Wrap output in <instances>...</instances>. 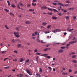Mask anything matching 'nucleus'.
Here are the masks:
<instances>
[{
	"mask_svg": "<svg viewBox=\"0 0 77 77\" xmlns=\"http://www.w3.org/2000/svg\"><path fill=\"white\" fill-rule=\"evenodd\" d=\"M19 32H14V35H15V36L16 37V38H20V35L19 34Z\"/></svg>",
	"mask_w": 77,
	"mask_h": 77,
	"instance_id": "1",
	"label": "nucleus"
},
{
	"mask_svg": "<svg viewBox=\"0 0 77 77\" xmlns=\"http://www.w3.org/2000/svg\"><path fill=\"white\" fill-rule=\"evenodd\" d=\"M48 55V54H43L41 56H45V57H47L48 59H50V56H47Z\"/></svg>",
	"mask_w": 77,
	"mask_h": 77,
	"instance_id": "2",
	"label": "nucleus"
},
{
	"mask_svg": "<svg viewBox=\"0 0 77 77\" xmlns=\"http://www.w3.org/2000/svg\"><path fill=\"white\" fill-rule=\"evenodd\" d=\"M26 72L28 74H29V75H32V72L30 71V70H29V69H26Z\"/></svg>",
	"mask_w": 77,
	"mask_h": 77,
	"instance_id": "3",
	"label": "nucleus"
},
{
	"mask_svg": "<svg viewBox=\"0 0 77 77\" xmlns=\"http://www.w3.org/2000/svg\"><path fill=\"white\" fill-rule=\"evenodd\" d=\"M52 32L54 33H56V32H60V30L58 29H55L52 31Z\"/></svg>",
	"mask_w": 77,
	"mask_h": 77,
	"instance_id": "4",
	"label": "nucleus"
},
{
	"mask_svg": "<svg viewBox=\"0 0 77 77\" xmlns=\"http://www.w3.org/2000/svg\"><path fill=\"white\" fill-rule=\"evenodd\" d=\"M77 40H76L75 41H72L71 42H69V44H72L75 43V42H77Z\"/></svg>",
	"mask_w": 77,
	"mask_h": 77,
	"instance_id": "5",
	"label": "nucleus"
},
{
	"mask_svg": "<svg viewBox=\"0 0 77 77\" xmlns=\"http://www.w3.org/2000/svg\"><path fill=\"white\" fill-rule=\"evenodd\" d=\"M63 52V49H60L58 51V53H62Z\"/></svg>",
	"mask_w": 77,
	"mask_h": 77,
	"instance_id": "6",
	"label": "nucleus"
},
{
	"mask_svg": "<svg viewBox=\"0 0 77 77\" xmlns=\"http://www.w3.org/2000/svg\"><path fill=\"white\" fill-rule=\"evenodd\" d=\"M51 49L50 48H45L44 49V51H47L48 50H50Z\"/></svg>",
	"mask_w": 77,
	"mask_h": 77,
	"instance_id": "7",
	"label": "nucleus"
},
{
	"mask_svg": "<svg viewBox=\"0 0 77 77\" xmlns=\"http://www.w3.org/2000/svg\"><path fill=\"white\" fill-rule=\"evenodd\" d=\"M58 10L59 11H63V9H62L61 6H60V7H58Z\"/></svg>",
	"mask_w": 77,
	"mask_h": 77,
	"instance_id": "8",
	"label": "nucleus"
},
{
	"mask_svg": "<svg viewBox=\"0 0 77 77\" xmlns=\"http://www.w3.org/2000/svg\"><path fill=\"white\" fill-rule=\"evenodd\" d=\"M75 54V52H72L69 54V55H73V54Z\"/></svg>",
	"mask_w": 77,
	"mask_h": 77,
	"instance_id": "9",
	"label": "nucleus"
},
{
	"mask_svg": "<svg viewBox=\"0 0 77 77\" xmlns=\"http://www.w3.org/2000/svg\"><path fill=\"white\" fill-rule=\"evenodd\" d=\"M58 5H59L60 6H64H64H63V4L60 3H58Z\"/></svg>",
	"mask_w": 77,
	"mask_h": 77,
	"instance_id": "10",
	"label": "nucleus"
},
{
	"mask_svg": "<svg viewBox=\"0 0 77 77\" xmlns=\"http://www.w3.org/2000/svg\"><path fill=\"white\" fill-rule=\"evenodd\" d=\"M47 8L46 7L42 6L41 7V9H47Z\"/></svg>",
	"mask_w": 77,
	"mask_h": 77,
	"instance_id": "11",
	"label": "nucleus"
},
{
	"mask_svg": "<svg viewBox=\"0 0 77 77\" xmlns=\"http://www.w3.org/2000/svg\"><path fill=\"white\" fill-rule=\"evenodd\" d=\"M72 58H75V57H77V56L75 55H74L72 56Z\"/></svg>",
	"mask_w": 77,
	"mask_h": 77,
	"instance_id": "12",
	"label": "nucleus"
},
{
	"mask_svg": "<svg viewBox=\"0 0 77 77\" xmlns=\"http://www.w3.org/2000/svg\"><path fill=\"white\" fill-rule=\"evenodd\" d=\"M15 29L16 30H17V31H19L20 29V28L19 27H17L15 28Z\"/></svg>",
	"mask_w": 77,
	"mask_h": 77,
	"instance_id": "13",
	"label": "nucleus"
},
{
	"mask_svg": "<svg viewBox=\"0 0 77 77\" xmlns=\"http://www.w3.org/2000/svg\"><path fill=\"white\" fill-rule=\"evenodd\" d=\"M67 30H69V31H72L74 30L73 29H69V28H68L67 29Z\"/></svg>",
	"mask_w": 77,
	"mask_h": 77,
	"instance_id": "14",
	"label": "nucleus"
},
{
	"mask_svg": "<svg viewBox=\"0 0 77 77\" xmlns=\"http://www.w3.org/2000/svg\"><path fill=\"white\" fill-rule=\"evenodd\" d=\"M25 23L26 24H31V23L29 21H26Z\"/></svg>",
	"mask_w": 77,
	"mask_h": 77,
	"instance_id": "15",
	"label": "nucleus"
},
{
	"mask_svg": "<svg viewBox=\"0 0 77 77\" xmlns=\"http://www.w3.org/2000/svg\"><path fill=\"white\" fill-rule=\"evenodd\" d=\"M24 60V59L22 58H20V62H23Z\"/></svg>",
	"mask_w": 77,
	"mask_h": 77,
	"instance_id": "16",
	"label": "nucleus"
},
{
	"mask_svg": "<svg viewBox=\"0 0 77 77\" xmlns=\"http://www.w3.org/2000/svg\"><path fill=\"white\" fill-rule=\"evenodd\" d=\"M52 19L54 20H57V17H56L53 16L52 17Z\"/></svg>",
	"mask_w": 77,
	"mask_h": 77,
	"instance_id": "17",
	"label": "nucleus"
},
{
	"mask_svg": "<svg viewBox=\"0 0 77 77\" xmlns=\"http://www.w3.org/2000/svg\"><path fill=\"white\" fill-rule=\"evenodd\" d=\"M5 27L6 29H9V27H8V26H7V25H5Z\"/></svg>",
	"mask_w": 77,
	"mask_h": 77,
	"instance_id": "18",
	"label": "nucleus"
},
{
	"mask_svg": "<svg viewBox=\"0 0 77 77\" xmlns=\"http://www.w3.org/2000/svg\"><path fill=\"white\" fill-rule=\"evenodd\" d=\"M69 10H70V11H73L74 9V8H69Z\"/></svg>",
	"mask_w": 77,
	"mask_h": 77,
	"instance_id": "19",
	"label": "nucleus"
},
{
	"mask_svg": "<svg viewBox=\"0 0 77 77\" xmlns=\"http://www.w3.org/2000/svg\"><path fill=\"white\" fill-rule=\"evenodd\" d=\"M66 3L69 4L70 3V1L69 0H67V1H66Z\"/></svg>",
	"mask_w": 77,
	"mask_h": 77,
	"instance_id": "20",
	"label": "nucleus"
},
{
	"mask_svg": "<svg viewBox=\"0 0 77 77\" xmlns=\"http://www.w3.org/2000/svg\"><path fill=\"white\" fill-rule=\"evenodd\" d=\"M7 2L8 3V6H11V3L9 2V1H7Z\"/></svg>",
	"mask_w": 77,
	"mask_h": 77,
	"instance_id": "21",
	"label": "nucleus"
},
{
	"mask_svg": "<svg viewBox=\"0 0 77 77\" xmlns=\"http://www.w3.org/2000/svg\"><path fill=\"white\" fill-rule=\"evenodd\" d=\"M53 10L54 12H58V11H57V10H56V9H53Z\"/></svg>",
	"mask_w": 77,
	"mask_h": 77,
	"instance_id": "22",
	"label": "nucleus"
},
{
	"mask_svg": "<svg viewBox=\"0 0 77 77\" xmlns=\"http://www.w3.org/2000/svg\"><path fill=\"white\" fill-rule=\"evenodd\" d=\"M47 23L45 22L43 23H42V25L43 26H45L46 25H47Z\"/></svg>",
	"mask_w": 77,
	"mask_h": 77,
	"instance_id": "23",
	"label": "nucleus"
},
{
	"mask_svg": "<svg viewBox=\"0 0 77 77\" xmlns=\"http://www.w3.org/2000/svg\"><path fill=\"white\" fill-rule=\"evenodd\" d=\"M16 41L17 42H18L19 43H21V41H20V40H19V39H17Z\"/></svg>",
	"mask_w": 77,
	"mask_h": 77,
	"instance_id": "24",
	"label": "nucleus"
},
{
	"mask_svg": "<svg viewBox=\"0 0 77 77\" xmlns=\"http://www.w3.org/2000/svg\"><path fill=\"white\" fill-rule=\"evenodd\" d=\"M19 5H20L21 6H22V7H23V4L21 3L20 2L19 3Z\"/></svg>",
	"mask_w": 77,
	"mask_h": 77,
	"instance_id": "25",
	"label": "nucleus"
},
{
	"mask_svg": "<svg viewBox=\"0 0 77 77\" xmlns=\"http://www.w3.org/2000/svg\"><path fill=\"white\" fill-rule=\"evenodd\" d=\"M47 14L48 15H52V14H53V13H52V12L48 13Z\"/></svg>",
	"mask_w": 77,
	"mask_h": 77,
	"instance_id": "26",
	"label": "nucleus"
},
{
	"mask_svg": "<svg viewBox=\"0 0 77 77\" xmlns=\"http://www.w3.org/2000/svg\"><path fill=\"white\" fill-rule=\"evenodd\" d=\"M21 46V44H19L17 45V47L18 48H20V47Z\"/></svg>",
	"mask_w": 77,
	"mask_h": 77,
	"instance_id": "27",
	"label": "nucleus"
},
{
	"mask_svg": "<svg viewBox=\"0 0 77 77\" xmlns=\"http://www.w3.org/2000/svg\"><path fill=\"white\" fill-rule=\"evenodd\" d=\"M39 58V57L37 56L36 57V61L37 62H38V59Z\"/></svg>",
	"mask_w": 77,
	"mask_h": 77,
	"instance_id": "28",
	"label": "nucleus"
},
{
	"mask_svg": "<svg viewBox=\"0 0 77 77\" xmlns=\"http://www.w3.org/2000/svg\"><path fill=\"white\" fill-rule=\"evenodd\" d=\"M17 8H18V9H21V8H20V5H17Z\"/></svg>",
	"mask_w": 77,
	"mask_h": 77,
	"instance_id": "29",
	"label": "nucleus"
},
{
	"mask_svg": "<svg viewBox=\"0 0 77 77\" xmlns=\"http://www.w3.org/2000/svg\"><path fill=\"white\" fill-rule=\"evenodd\" d=\"M36 75H37V76L38 77H41V75H39V74H38V73H37L36 74Z\"/></svg>",
	"mask_w": 77,
	"mask_h": 77,
	"instance_id": "30",
	"label": "nucleus"
},
{
	"mask_svg": "<svg viewBox=\"0 0 77 77\" xmlns=\"http://www.w3.org/2000/svg\"><path fill=\"white\" fill-rule=\"evenodd\" d=\"M72 62L73 63H77V62L75 60H72Z\"/></svg>",
	"mask_w": 77,
	"mask_h": 77,
	"instance_id": "31",
	"label": "nucleus"
},
{
	"mask_svg": "<svg viewBox=\"0 0 77 77\" xmlns=\"http://www.w3.org/2000/svg\"><path fill=\"white\" fill-rule=\"evenodd\" d=\"M29 11H34V9H31L29 10Z\"/></svg>",
	"mask_w": 77,
	"mask_h": 77,
	"instance_id": "32",
	"label": "nucleus"
},
{
	"mask_svg": "<svg viewBox=\"0 0 77 77\" xmlns=\"http://www.w3.org/2000/svg\"><path fill=\"white\" fill-rule=\"evenodd\" d=\"M51 27V25H49L48 26H47V29H49V28H50Z\"/></svg>",
	"mask_w": 77,
	"mask_h": 77,
	"instance_id": "33",
	"label": "nucleus"
},
{
	"mask_svg": "<svg viewBox=\"0 0 77 77\" xmlns=\"http://www.w3.org/2000/svg\"><path fill=\"white\" fill-rule=\"evenodd\" d=\"M57 15H59V16H62V14H61V13H57Z\"/></svg>",
	"mask_w": 77,
	"mask_h": 77,
	"instance_id": "34",
	"label": "nucleus"
},
{
	"mask_svg": "<svg viewBox=\"0 0 77 77\" xmlns=\"http://www.w3.org/2000/svg\"><path fill=\"white\" fill-rule=\"evenodd\" d=\"M11 6L13 7V8H15L16 7V6H15V5H14L13 4L11 5Z\"/></svg>",
	"mask_w": 77,
	"mask_h": 77,
	"instance_id": "35",
	"label": "nucleus"
},
{
	"mask_svg": "<svg viewBox=\"0 0 77 77\" xmlns=\"http://www.w3.org/2000/svg\"><path fill=\"white\" fill-rule=\"evenodd\" d=\"M4 11H6V12H9V10H8V9H4Z\"/></svg>",
	"mask_w": 77,
	"mask_h": 77,
	"instance_id": "36",
	"label": "nucleus"
},
{
	"mask_svg": "<svg viewBox=\"0 0 77 77\" xmlns=\"http://www.w3.org/2000/svg\"><path fill=\"white\" fill-rule=\"evenodd\" d=\"M12 41L13 42H14V43L16 41V40H15L14 39H13L12 40Z\"/></svg>",
	"mask_w": 77,
	"mask_h": 77,
	"instance_id": "37",
	"label": "nucleus"
},
{
	"mask_svg": "<svg viewBox=\"0 0 77 77\" xmlns=\"http://www.w3.org/2000/svg\"><path fill=\"white\" fill-rule=\"evenodd\" d=\"M45 33L46 34H47V33H50V32L49 31H46L45 32Z\"/></svg>",
	"mask_w": 77,
	"mask_h": 77,
	"instance_id": "38",
	"label": "nucleus"
},
{
	"mask_svg": "<svg viewBox=\"0 0 77 77\" xmlns=\"http://www.w3.org/2000/svg\"><path fill=\"white\" fill-rule=\"evenodd\" d=\"M62 74H63V75H66L67 74V73L63 72V73H62Z\"/></svg>",
	"mask_w": 77,
	"mask_h": 77,
	"instance_id": "39",
	"label": "nucleus"
},
{
	"mask_svg": "<svg viewBox=\"0 0 77 77\" xmlns=\"http://www.w3.org/2000/svg\"><path fill=\"white\" fill-rule=\"evenodd\" d=\"M65 18H66V20H68L69 19V17L68 16H66L65 17Z\"/></svg>",
	"mask_w": 77,
	"mask_h": 77,
	"instance_id": "40",
	"label": "nucleus"
},
{
	"mask_svg": "<svg viewBox=\"0 0 77 77\" xmlns=\"http://www.w3.org/2000/svg\"><path fill=\"white\" fill-rule=\"evenodd\" d=\"M48 10H49V11H53V9H50L49 8H48Z\"/></svg>",
	"mask_w": 77,
	"mask_h": 77,
	"instance_id": "41",
	"label": "nucleus"
},
{
	"mask_svg": "<svg viewBox=\"0 0 77 77\" xmlns=\"http://www.w3.org/2000/svg\"><path fill=\"white\" fill-rule=\"evenodd\" d=\"M13 62H14V61H15V62H17V58H16L15 59V60H13Z\"/></svg>",
	"mask_w": 77,
	"mask_h": 77,
	"instance_id": "42",
	"label": "nucleus"
},
{
	"mask_svg": "<svg viewBox=\"0 0 77 77\" xmlns=\"http://www.w3.org/2000/svg\"><path fill=\"white\" fill-rule=\"evenodd\" d=\"M72 18L73 19H74V20H75L76 19V17L75 16H73Z\"/></svg>",
	"mask_w": 77,
	"mask_h": 77,
	"instance_id": "43",
	"label": "nucleus"
},
{
	"mask_svg": "<svg viewBox=\"0 0 77 77\" xmlns=\"http://www.w3.org/2000/svg\"><path fill=\"white\" fill-rule=\"evenodd\" d=\"M48 69H50V70L51 71V70L52 69H51V67H48Z\"/></svg>",
	"mask_w": 77,
	"mask_h": 77,
	"instance_id": "44",
	"label": "nucleus"
},
{
	"mask_svg": "<svg viewBox=\"0 0 77 77\" xmlns=\"http://www.w3.org/2000/svg\"><path fill=\"white\" fill-rule=\"evenodd\" d=\"M61 49H65V47H61Z\"/></svg>",
	"mask_w": 77,
	"mask_h": 77,
	"instance_id": "45",
	"label": "nucleus"
},
{
	"mask_svg": "<svg viewBox=\"0 0 77 77\" xmlns=\"http://www.w3.org/2000/svg\"><path fill=\"white\" fill-rule=\"evenodd\" d=\"M5 53H6V51H3L2 52V54H4Z\"/></svg>",
	"mask_w": 77,
	"mask_h": 77,
	"instance_id": "46",
	"label": "nucleus"
},
{
	"mask_svg": "<svg viewBox=\"0 0 77 77\" xmlns=\"http://www.w3.org/2000/svg\"><path fill=\"white\" fill-rule=\"evenodd\" d=\"M37 41L38 42H41V41L40 40H39V39H37Z\"/></svg>",
	"mask_w": 77,
	"mask_h": 77,
	"instance_id": "47",
	"label": "nucleus"
},
{
	"mask_svg": "<svg viewBox=\"0 0 77 77\" xmlns=\"http://www.w3.org/2000/svg\"><path fill=\"white\" fill-rule=\"evenodd\" d=\"M52 4H53V5H55V6L57 5V3H52Z\"/></svg>",
	"mask_w": 77,
	"mask_h": 77,
	"instance_id": "48",
	"label": "nucleus"
},
{
	"mask_svg": "<svg viewBox=\"0 0 77 77\" xmlns=\"http://www.w3.org/2000/svg\"><path fill=\"white\" fill-rule=\"evenodd\" d=\"M10 15H13V16L14 15V14H13L12 13L10 12Z\"/></svg>",
	"mask_w": 77,
	"mask_h": 77,
	"instance_id": "49",
	"label": "nucleus"
},
{
	"mask_svg": "<svg viewBox=\"0 0 77 77\" xmlns=\"http://www.w3.org/2000/svg\"><path fill=\"white\" fill-rule=\"evenodd\" d=\"M9 68V66L5 67L4 68L5 69H8V68Z\"/></svg>",
	"mask_w": 77,
	"mask_h": 77,
	"instance_id": "50",
	"label": "nucleus"
},
{
	"mask_svg": "<svg viewBox=\"0 0 77 77\" xmlns=\"http://www.w3.org/2000/svg\"><path fill=\"white\" fill-rule=\"evenodd\" d=\"M36 54H37V55H40V54H41V53H38V52H37Z\"/></svg>",
	"mask_w": 77,
	"mask_h": 77,
	"instance_id": "51",
	"label": "nucleus"
},
{
	"mask_svg": "<svg viewBox=\"0 0 77 77\" xmlns=\"http://www.w3.org/2000/svg\"><path fill=\"white\" fill-rule=\"evenodd\" d=\"M39 71L40 72H42V69H41V68H40V69Z\"/></svg>",
	"mask_w": 77,
	"mask_h": 77,
	"instance_id": "52",
	"label": "nucleus"
},
{
	"mask_svg": "<svg viewBox=\"0 0 77 77\" xmlns=\"http://www.w3.org/2000/svg\"><path fill=\"white\" fill-rule=\"evenodd\" d=\"M29 62V59H28L26 60V63H28Z\"/></svg>",
	"mask_w": 77,
	"mask_h": 77,
	"instance_id": "53",
	"label": "nucleus"
},
{
	"mask_svg": "<svg viewBox=\"0 0 77 77\" xmlns=\"http://www.w3.org/2000/svg\"><path fill=\"white\" fill-rule=\"evenodd\" d=\"M54 3H57L58 2H59V1L57 0H55L54 1Z\"/></svg>",
	"mask_w": 77,
	"mask_h": 77,
	"instance_id": "54",
	"label": "nucleus"
},
{
	"mask_svg": "<svg viewBox=\"0 0 77 77\" xmlns=\"http://www.w3.org/2000/svg\"><path fill=\"white\" fill-rule=\"evenodd\" d=\"M14 53H18V52L17 51H14Z\"/></svg>",
	"mask_w": 77,
	"mask_h": 77,
	"instance_id": "55",
	"label": "nucleus"
},
{
	"mask_svg": "<svg viewBox=\"0 0 77 77\" xmlns=\"http://www.w3.org/2000/svg\"><path fill=\"white\" fill-rule=\"evenodd\" d=\"M36 2V0H33V1H32V2L33 3H35V2Z\"/></svg>",
	"mask_w": 77,
	"mask_h": 77,
	"instance_id": "56",
	"label": "nucleus"
},
{
	"mask_svg": "<svg viewBox=\"0 0 77 77\" xmlns=\"http://www.w3.org/2000/svg\"><path fill=\"white\" fill-rule=\"evenodd\" d=\"M69 72H72V70H71V69H69Z\"/></svg>",
	"mask_w": 77,
	"mask_h": 77,
	"instance_id": "57",
	"label": "nucleus"
},
{
	"mask_svg": "<svg viewBox=\"0 0 77 77\" xmlns=\"http://www.w3.org/2000/svg\"><path fill=\"white\" fill-rule=\"evenodd\" d=\"M69 39H71L72 38V36L70 35L69 37Z\"/></svg>",
	"mask_w": 77,
	"mask_h": 77,
	"instance_id": "58",
	"label": "nucleus"
},
{
	"mask_svg": "<svg viewBox=\"0 0 77 77\" xmlns=\"http://www.w3.org/2000/svg\"><path fill=\"white\" fill-rule=\"evenodd\" d=\"M38 33V32H35V35H36Z\"/></svg>",
	"mask_w": 77,
	"mask_h": 77,
	"instance_id": "59",
	"label": "nucleus"
},
{
	"mask_svg": "<svg viewBox=\"0 0 77 77\" xmlns=\"http://www.w3.org/2000/svg\"><path fill=\"white\" fill-rule=\"evenodd\" d=\"M32 36H35V34L34 33H33L32 34Z\"/></svg>",
	"mask_w": 77,
	"mask_h": 77,
	"instance_id": "60",
	"label": "nucleus"
},
{
	"mask_svg": "<svg viewBox=\"0 0 77 77\" xmlns=\"http://www.w3.org/2000/svg\"><path fill=\"white\" fill-rule=\"evenodd\" d=\"M34 51L35 52H38V50L37 49H35L34 50Z\"/></svg>",
	"mask_w": 77,
	"mask_h": 77,
	"instance_id": "61",
	"label": "nucleus"
},
{
	"mask_svg": "<svg viewBox=\"0 0 77 77\" xmlns=\"http://www.w3.org/2000/svg\"><path fill=\"white\" fill-rule=\"evenodd\" d=\"M75 37H74L73 38V39H72V40L73 41H74V40H75Z\"/></svg>",
	"mask_w": 77,
	"mask_h": 77,
	"instance_id": "62",
	"label": "nucleus"
},
{
	"mask_svg": "<svg viewBox=\"0 0 77 77\" xmlns=\"http://www.w3.org/2000/svg\"><path fill=\"white\" fill-rule=\"evenodd\" d=\"M65 6H69V5L68 4H66V5H64Z\"/></svg>",
	"mask_w": 77,
	"mask_h": 77,
	"instance_id": "63",
	"label": "nucleus"
},
{
	"mask_svg": "<svg viewBox=\"0 0 77 77\" xmlns=\"http://www.w3.org/2000/svg\"><path fill=\"white\" fill-rule=\"evenodd\" d=\"M32 38L33 39H35V37H32Z\"/></svg>",
	"mask_w": 77,
	"mask_h": 77,
	"instance_id": "64",
	"label": "nucleus"
}]
</instances>
